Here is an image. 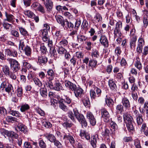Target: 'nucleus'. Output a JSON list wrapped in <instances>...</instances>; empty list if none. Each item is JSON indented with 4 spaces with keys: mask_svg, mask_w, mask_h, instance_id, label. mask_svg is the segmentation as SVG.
<instances>
[{
    "mask_svg": "<svg viewBox=\"0 0 148 148\" xmlns=\"http://www.w3.org/2000/svg\"><path fill=\"white\" fill-rule=\"evenodd\" d=\"M47 75L49 77V79L52 80L54 78L55 73L51 69H49L47 71Z\"/></svg>",
    "mask_w": 148,
    "mask_h": 148,
    "instance_id": "nucleus-34",
    "label": "nucleus"
},
{
    "mask_svg": "<svg viewBox=\"0 0 148 148\" xmlns=\"http://www.w3.org/2000/svg\"><path fill=\"white\" fill-rule=\"evenodd\" d=\"M44 136L51 143H53L56 139V137L53 134L49 133L45 134Z\"/></svg>",
    "mask_w": 148,
    "mask_h": 148,
    "instance_id": "nucleus-21",
    "label": "nucleus"
},
{
    "mask_svg": "<svg viewBox=\"0 0 148 148\" xmlns=\"http://www.w3.org/2000/svg\"><path fill=\"white\" fill-rule=\"evenodd\" d=\"M2 82L1 85L0 87L1 88L4 89L7 86V83H8V80L6 77L3 78L1 79Z\"/></svg>",
    "mask_w": 148,
    "mask_h": 148,
    "instance_id": "nucleus-36",
    "label": "nucleus"
},
{
    "mask_svg": "<svg viewBox=\"0 0 148 148\" xmlns=\"http://www.w3.org/2000/svg\"><path fill=\"white\" fill-rule=\"evenodd\" d=\"M65 27L68 29L72 30L74 28V25L71 22H69L66 19Z\"/></svg>",
    "mask_w": 148,
    "mask_h": 148,
    "instance_id": "nucleus-27",
    "label": "nucleus"
},
{
    "mask_svg": "<svg viewBox=\"0 0 148 148\" xmlns=\"http://www.w3.org/2000/svg\"><path fill=\"white\" fill-rule=\"evenodd\" d=\"M64 134L63 138V139L65 140H69L70 143L73 147L75 146V143L77 142L75 140L74 137H75L73 136L72 134L69 133H64Z\"/></svg>",
    "mask_w": 148,
    "mask_h": 148,
    "instance_id": "nucleus-3",
    "label": "nucleus"
},
{
    "mask_svg": "<svg viewBox=\"0 0 148 148\" xmlns=\"http://www.w3.org/2000/svg\"><path fill=\"white\" fill-rule=\"evenodd\" d=\"M75 97L78 99H81L86 95L84 94L83 90L80 88H78L74 91Z\"/></svg>",
    "mask_w": 148,
    "mask_h": 148,
    "instance_id": "nucleus-10",
    "label": "nucleus"
},
{
    "mask_svg": "<svg viewBox=\"0 0 148 148\" xmlns=\"http://www.w3.org/2000/svg\"><path fill=\"white\" fill-rule=\"evenodd\" d=\"M63 14L66 17L68 18L69 19L72 20L73 18V15L68 12H64L63 13Z\"/></svg>",
    "mask_w": 148,
    "mask_h": 148,
    "instance_id": "nucleus-60",
    "label": "nucleus"
},
{
    "mask_svg": "<svg viewBox=\"0 0 148 148\" xmlns=\"http://www.w3.org/2000/svg\"><path fill=\"white\" fill-rule=\"evenodd\" d=\"M9 112L10 114L16 117H19L21 115V114L15 110H12L11 109L10 110Z\"/></svg>",
    "mask_w": 148,
    "mask_h": 148,
    "instance_id": "nucleus-52",
    "label": "nucleus"
},
{
    "mask_svg": "<svg viewBox=\"0 0 148 148\" xmlns=\"http://www.w3.org/2000/svg\"><path fill=\"white\" fill-rule=\"evenodd\" d=\"M40 93L41 95L44 98H46L47 96V90L46 88H40Z\"/></svg>",
    "mask_w": 148,
    "mask_h": 148,
    "instance_id": "nucleus-29",
    "label": "nucleus"
},
{
    "mask_svg": "<svg viewBox=\"0 0 148 148\" xmlns=\"http://www.w3.org/2000/svg\"><path fill=\"white\" fill-rule=\"evenodd\" d=\"M126 124L127 129L129 132H131L134 130V127L133 126L132 122L128 123Z\"/></svg>",
    "mask_w": 148,
    "mask_h": 148,
    "instance_id": "nucleus-57",
    "label": "nucleus"
},
{
    "mask_svg": "<svg viewBox=\"0 0 148 148\" xmlns=\"http://www.w3.org/2000/svg\"><path fill=\"white\" fill-rule=\"evenodd\" d=\"M23 12L25 15L31 18H32L35 15V14L29 10H25Z\"/></svg>",
    "mask_w": 148,
    "mask_h": 148,
    "instance_id": "nucleus-49",
    "label": "nucleus"
},
{
    "mask_svg": "<svg viewBox=\"0 0 148 148\" xmlns=\"http://www.w3.org/2000/svg\"><path fill=\"white\" fill-rule=\"evenodd\" d=\"M100 43L104 48H108L109 46V43L107 37L104 35L101 36L99 38Z\"/></svg>",
    "mask_w": 148,
    "mask_h": 148,
    "instance_id": "nucleus-9",
    "label": "nucleus"
},
{
    "mask_svg": "<svg viewBox=\"0 0 148 148\" xmlns=\"http://www.w3.org/2000/svg\"><path fill=\"white\" fill-rule=\"evenodd\" d=\"M44 4L47 9L48 13H50L52 11L53 7V2L51 0H46Z\"/></svg>",
    "mask_w": 148,
    "mask_h": 148,
    "instance_id": "nucleus-8",
    "label": "nucleus"
},
{
    "mask_svg": "<svg viewBox=\"0 0 148 148\" xmlns=\"http://www.w3.org/2000/svg\"><path fill=\"white\" fill-rule=\"evenodd\" d=\"M29 105L25 103L21 106L20 110L22 112H24L29 110Z\"/></svg>",
    "mask_w": 148,
    "mask_h": 148,
    "instance_id": "nucleus-39",
    "label": "nucleus"
},
{
    "mask_svg": "<svg viewBox=\"0 0 148 148\" xmlns=\"http://www.w3.org/2000/svg\"><path fill=\"white\" fill-rule=\"evenodd\" d=\"M10 65V67L13 71L18 72L20 69V64L16 60L11 58L7 59Z\"/></svg>",
    "mask_w": 148,
    "mask_h": 148,
    "instance_id": "nucleus-2",
    "label": "nucleus"
},
{
    "mask_svg": "<svg viewBox=\"0 0 148 148\" xmlns=\"http://www.w3.org/2000/svg\"><path fill=\"white\" fill-rule=\"evenodd\" d=\"M49 80V81L46 82L44 84V87L46 88V87H47L50 88H53V84L52 82L51 81V80Z\"/></svg>",
    "mask_w": 148,
    "mask_h": 148,
    "instance_id": "nucleus-50",
    "label": "nucleus"
},
{
    "mask_svg": "<svg viewBox=\"0 0 148 148\" xmlns=\"http://www.w3.org/2000/svg\"><path fill=\"white\" fill-rule=\"evenodd\" d=\"M145 44V41L142 36L140 37L138 40V44L136 48L137 52L139 53H142L143 46Z\"/></svg>",
    "mask_w": 148,
    "mask_h": 148,
    "instance_id": "nucleus-5",
    "label": "nucleus"
},
{
    "mask_svg": "<svg viewBox=\"0 0 148 148\" xmlns=\"http://www.w3.org/2000/svg\"><path fill=\"white\" fill-rule=\"evenodd\" d=\"M6 119L7 121L9 122L13 123L17 121V119L16 118L11 116H7Z\"/></svg>",
    "mask_w": 148,
    "mask_h": 148,
    "instance_id": "nucleus-62",
    "label": "nucleus"
},
{
    "mask_svg": "<svg viewBox=\"0 0 148 148\" xmlns=\"http://www.w3.org/2000/svg\"><path fill=\"white\" fill-rule=\"evenodd\" d=\"M137 39V38H130V45L131 49L135 48Z\"/></svg>",
    "mask_w": 148,
    "mask_h": 148,
    "instance_id": "nucleus-31",
    "label": "nucleus"
},
{
    "mask_svg": "<svg viewBox=\"0 0 148 148\" xmlns=\"http://www.w3.org/2000/svg\"><path fill=\"white\" fill-rule=\"evenodd\" d=\"M97 61L93 59H91L89 61L88 66L91 67L92 70L96 68L97 66Z\"/></svg>",
    "mask_w": 148,
    "mask_h": 148,
    "instance_id": "nucleus-28",
    "label": "nucleus"
},
{
    "mask_svg": "<svg viewBox=\"0 0 148 148\" xmlns=\"http://www.w3.org/2000/svg\"><path fill=\"white\" fill-rule=\"evenodd\" d=\"M40 49L41 53L42 54H46L47 52V49L43 44L41 45Z\"/></svg>",
    "mask_w": 148,
    "mask_h": 148,
    "instance_id": "nucleus-55",
    "label": "nucleus"
},
{
    "mask_svg": "<svg viewBox=\"0 0 148 148\" xmlns=\"http://www.w3.org/2000/svg\"><path fill=\"white\" fill-rule=\"evenodd\" d=\"M110 127L114 130L112 132L111 134L112 136H115L117 133L118 127L116 124L112 121H111L110 123Z\"/></svg>",
    "mask_w": 148,
    "mask_h": 148,
    "instance_id": "nucleus-17",
    "label": "nucleus"
},
{
    "mask_svg": "<svg viewBox=\"0 0 148 148\" xmlns=\"http://www.w3.org/2000/svg\"><path fill=\"white\" fill-rule=\"evenodd\" d=\"M5 90L6 92L10 95H12V92H14L13 88L12 85L10 84H8L7 87L5 88Z\"/></svg>",
    "mask_w": 148,
    "mask_h": 148,
    "instance_id": "nucleus-26",
    "label": "nucleus"
},
{
    "mask_svg": "<svg viewBox=\"0 0 148 148\" xmlns=\"http://www.w3.org/2000/svg\"><path fill=\"white\" fill-rule=\"evenodd\" d=\"M38 58V63L41 66L45 65L48 61L47 58L45 56H39Z\"/></svg>",
    "mask_w": 148,
    "mask_h": 148,
    "instance_id": "nucleus-18",
    "label": "nucleus"
},
{
    "mask_svg": "<svg viewBox=\"0 0 148 148\" xmlns=\"http://www.w3.org/2000/svg\"><path fill=\"white\" fill-rule=\"evenodd\" d=\"M11 34L16 38H18L19 36V34L18 32L15 29H13L10 32Z\"/></svg>",
    "mask_w": 148,
    "mask_h": 148,
    "instance_id": "nucleus-64",
    "label": "nucleus"
},
{
    "mask_svg": "<svg viewBox=\"0 0 148 148\" xmlns=\"http://www.w3.org/2000/svg\"><path fill=\"white\" fill-rule=\"evenodd\" d=\"M64 84L66 87L69 88L72 91H74L77 88L75 84H73L69 81H65Z\"/></svg>",
    "mask_w": 148,
    "mask_h": 148,
    "instance_id": "nucleus-19",
    "label": "nucleus"
},
{
    "mask_svg": "<svg viewBox=\"0 0 148 148\" xmlns=\"http://www.w3.org/2000/svg\"><path fill=\"white\" fill-rule=\"evenodd\" d=\"M2 70L4 74L6 76L9 75L10 69L8 66L7 65L3 66L2 68Z\"/></svg>",
    "mask_w": 148,
    "mask_h": 148,
    "instance_id": "nucleus-38",
    "label": "nucleus"
},
{
    "mask_svg": "<svg viewBox=\"0 0 148 148\" xmlns=\"http://www.w3.org/2000/svg\"><path fill=\"white\" fill-rule=\"evenodd\" d=\"M101 117L103 118V121L105 122L108 123L110 121V115L105 108H102L101 110Z\"/></svg>",
    "mask_w": 148,
    "mask_h": 148,
    "instance_id": "nucleus-4",
    "label": "nucleus"
},
{
    "mask_svg": "<svg viewBox=\"0 0 148 148\" xmlns=\"http://www.w3.org/2000/svg\"><path fill=\"white\" fill-rule=\"evenodd\" d=\"M102 20V18L101 15L99 13H96L92 20V22L95 24L101 23Z\"/></svg>",
    "mask_w": 148,
    "mask_h": 148,
    "instance_id": "nucleus-20",
    "label": "nucleus"
},
{
    "mask_svg": "<svg viewBox=\"0 0 148 148\" xmlns=\"http://www.w3.org/2000/svg\"><path fill=\"white\" fill-rule=\"evenodd\" d=\"M81 123L82 127H86L87 126V123L84 116L81 119L78 120Z\"/></svg>",
    "mask_w": 148,
    "mask_h": 148,
    "instance_id": "nucleus-41",
    "label": "nucleus"
},
{
    "mask_svg": "<svg viewBox=\"0 0 148 148\" xmlns=\"http://www.w3.org/2000/svg\"><path fill=\"white\" fill-rule=\"evenodd\" d=\"M37 10L42 14H45L47 12L44 6L41 4L40 5Z\"/></svg>",
    "mask_w": 148,
    "mask_h": 148,
    "instance_id": "nucleus-47",
    "label": "nucleus"
},
{
    "mask_svg": "<svg viewBox=\"0 0 148 148\" xmlns=\"http://www.w3.org/2000/svg\"><path fill=\"white\" fill-rule=\"evenodd\" d=\"M62 35L60 31H56L53 37L56 40V41H59L62 38Z\"/></svg>",
    "mask_w": 148,
    "mask_h": 148,
    "instance_id": "nucleus-33",
    "label": "nucleus"
},
{
    "mask_svg": "<svg viewBox=\"0 0 148 148\" xmlns=\"http://www.w3.org/2000/svg\"><path fill=\"white\" fill-rule=\"evenodd\" d=\"M68 44V42L67 39H63L59 43V45L61 47H65L67 46Z\"/></svg>",
    "mask_w": 148,
    "mask_h": 148,
    "instance_id": "nucleus-51",
    "label": "nucleus"
},
{
    "mask_svg": "<svg viewBox=\"0 0 148 148\" xmlns=\"http://www.w3.org/2000/svg\"><path fill=\"white\" fill-rule=\"evenodd\" d=\"M90 97L92 99H95L98 97L94 89H91L90 90Z\"/></svg>",
    "mask_w": 148,
    "mask_h": 148,
    "instance_id": "nucleus-43",
    "label": "nucleus"
},
{
    "mask_svg": "<svg viewBox=\"0 0 148 148\" xmlns=\"http://www.w3.org/2000/svg\"><path fill=\"white\" fill-rule=\"evenodd\" d=\"M123 106L121 104H119L117 105L116 108V111L117 112L122 113L123 111Z\"/></svg>",
    "mask_w": 148,
    "mask_h": 148,
    "instance_id": "nucleus-48",
    "label": "nucleus"
},
{
    "mask_svg": "<svg viewBox=\"0 0 148 148\" xmlns=\"http://www.w3.org/2000/svg\"><path fill=\"white\" fill-rule=\"evenodd\" d=\"M121 103L125 109H129L130 108V102L129 100L126 97H124L122 99Z\"/></svg>",
    "mask_w": 148,
    "mask_h": 148,
    "instance_id": "nucleus-15",
    "label": "nucleus"
},
{
    "mask_svg": "<svg viewBox=\"0 0 148 148\" xmlns=\"http://www.w3.org/2000/svg\"><path fill=\"white\" fill-rule=\"evenodd\" d=\"M136 30L134 27V28L131 29L130 31V38H137V36L136 34Z\"/></svg>",
    "mask_w": 148,
    "mask_h": 148,
    "instance_id": "nucleus-45",
    "label": "nucleus"
},
{
    "mask_svg": "<svg viewBox=\"0 0 148 148\" xmlns=\"http://www.w3.org/2000/svg\"><path fill=\"white\" fill-rule=\"evenodd\" d=\"M77 38L79 43H82L86 40L87 37L83 35H79L77 36Z\"/></svg>",
    "mask_w": 148,
    "mask_h": 148,
    "instance_id": "nucleus-30",
    "label": "nucleus"
},
{
    "mask_svg": "<svg viewBox=\"0 0 148 148\" xmlns=\"http://www.w3.org/2000/svg\"><path fill=\"white\" fill-rule=\"evenodd\" d=\"M109 86L110 89L112 90H115L116 88V86L115 80L113 79H110L108 81Z\"/></svg>",
    "mask_w": 148,
    "mask_h": 148,
    "instance_id": "nucleus-24",
    "label": "nucleus"
},
{
    "mask_svg": "<svg viewBox=\"0 0 148 148\" xmlns=\"http://www.w3.org/2000/svg\"><path fill=\"white\" fill-rule=\"evenodd\" d=\"M114 34L115 38L117 37H121V36L120 29L116 28H115L114 29Z\"/></svg>",
    "mask_w": 148,
    "mask_h": 148,
    "instance_id": "nucleus-53",
    "label": "nucleus"
},
{
    "mask_svg": "<svg viewBox=\"0 0 148 148\" xmlns=\"http://www.w3.org/2000/svg\"><path fill=\"white\" fill-rule=\"evenodd\" d=\"M82 25L84 27V29L85 31H87L89 28L88 23L86 20H84L82 23Z\"/></svg>",
    "mask_w": 148,
    "mask_h": 148,
    "instance_id": "nucleus-54",
    "label": "nucleus"
},
{
    "mask_svg": "<svg viewBox=\"0 0 148 148\" xmlns=\"http://www.w3.org/2000/svg\"><path fill=\"white\" fill-rule=\"evenodd\" d=\"M16 72H14L12 71V72H11L10 73L9 75H8V76H9L10 77L12 80H15L17 78V76L15 74V73Z\"/></svg>",
    "mask_w": 148,
    "mask_h": 148,
    "instance_id": "nucleus-61",
    "label": "nucleus"
},
{
    "mask_svg": "<svg viewBox=\"0 0 148 148\" xmlns=\"http://www.w3.org/2000/svg\"><path fill=\"white\" fill-rule=\"evenodd\" d=\"M143 27L146 28L148 25V16H144L143 18Z\"/></svg>",
    "mask_w": 148,
    "mask_h": 148,
    "instance_id": "nucleus-56",
    "label": "nucleus"
},
{
    "mask_svg": "<svg viewBox=\"0 0 148 148\" xmlns=\"http://www.w3.org/2000/svg\"><path fill=\"white\" fill-rule=\"evenodd\" d=\"M73 111L74 114V115L76 118L78 120L84 116V115L81 114L79 113L78 110L76 109H73Z\"/></svg>",
    "mask_w": 148,
    "mask_h": 148,
    "instance_id": "nucleus-32",
    "label": "nucleus"
},
{
    "mask_svg": "<svg viewBox=\"0 0 148 148\" xmlns=\"http://www.w3.org/2000/svg\"><path fill=\"white\" fill-rule=\"evenodd\" d=\"M134 65L140 71L142 69L143 66L141 62L140 59L138 56H136L135 59Z\"/></svg>",
    "mask_w": 148,
    "mask_h": 148,
    "instance_id": "nucleus-14",
    "label": "nucleus"
},
{
    "mask_svg": "<svg viewBox=\"0 0 148 148\" xmlns=\"http://www.w3.org/2000/svg\"><path fill=\"white\" fill-rule=\"evenodd\" d=\"M86 116L88 119L90 124L92 126L95 125L96 121L92 114L90 112H88L86 113Z\"/></svg>",
    "mask_w": 148,
    "mask_h": 148,
    "instance_id": "nucleus-11",
    "label": "nucleus"
},
{
    "mask_svg": "<svg viewBox=\"0 0 148 148\" xmlns=\"http://www.w3.org/2000/svg\"><path fill=\"white\" fill-rule=\"evenodd\" d=\"M18 28L20 33L22 35L26 38L29 37V33L25 28L22 27H19Z\"/></svg>",
    "mask_w": 148,
    "mask_h": 148,
    "instance_id": "nucleus-25",
    "label": "nucleus"
},
{
    "mask_svg": "<svg viewBox=\"0 0 148 148\" xmlns=\"http://www.w3.org/2000/svg\"><path fill=\"white\" fill-rule=\"evenodd\" d=\"M55 17L57 22L64 27L65 26L66 19L65 20L63 17L60 15L56 16Z\"/></svg>",
    "mask_w": 148,
    "mask_h": 148,
    "instance_id": "nucleus-22",
    "label": "nucleus"
},
{
    "mask_svg": "<svg viewBox=\"0 0 148 148\" xmlns=\"http://www.w3.org/2000/svg\"><path fill=\"white\" fill-rule=\"evenodd\" d=\"M123 117L124 121L126 124L132 122L133 121L132 116L127 112L123 113Z\"/></svg>",
    "mask_w": 148,
    "mask_h": 148,
    "instance_id": "nucleus-12",
    "label": "nucleus"
},
{
    "mask_svg": "<svg viewBox=\"0 0 148 148\" xmlns=\"http://www.w3.org/2000/svg\"><path fill=\"white\" fill-rule=\"evenodd\" d=\"M81 138L84 139L85 138L87 140H89L90 139V134L87 132L86 130H81L79 134Z\"/></svg>",
    "mask_w": 148,
    "mask_h": 148,
    "instance_id": "nucleus-13",
    "label": "nucleus"
},
{
    "mask_svg": "<svg viewBox=\"0 0 148 148\" xmlns=\"http://www.w3.org/2000/svg\"><path fill=\"white\" fill-rule=\"evenodd\" d=\"M35 84L39 87H41L42 85V83L38 78H34L33 79Z\"/></svg>",
    "mask_w": 148,
    "mask_h": 148,
    "instance_id": "nucleus-42",
    "label": "nucleus"
},
{
    "mask_svg": "<svg viewBox=\"0 0 148 148\" xmlns=\"http://www.w3.org/2000/svg\"><path fill=\"white\" fill-rule=\"evenodd\" d=\"M105 102L107 106H112L114 103L112 99L110 97H107L105 99Z\"/></svg>",
    "mask_w": 148,
    "mask_h": 148,
    "instance_id": "nucleus-40",
    "label": "nucleus"
},
{
    "mask_svg": "<svg viewBox=\"0 0 148 148\" xmlns=\"http://www.w3.org/2000/svg\"><path fill=\"white\" fill-rule=\"evenodd\" d=\"M91 55L92 58L95 59L98 58L99 56V51L95 49L92 50Z\"/></svg>",
    "mask_w": 148,
    "mask_h": 148,
    "instance_id": "nucleus-35",
    "label": "nucleus"
},
{
    "mask_svg": "<svg viewBox=\"0 0 148 148\" xmlns=\"http://www.w3.org/2000/svg\"><path fill=\"white\" fill-rule=\"evenodd\" d=\"M142 114L136 118L137 123L138 125H140L143 124V121Z\"/></svg>",
    "mask_w": 148,
    "mask_h": 148,
    "instance_id": "nucleus-44",
    "label": "nucleus"
},
{
    "mask_svg": "<svg viewBox=\"0 0 148 148\" xmlns=\"http://www.w3.org/2000/svg\"><path fill=\"white\" fill-rule=\"evenodd\" d=\"M134 145L136 148H141V146L140 140L136 138L134 140Z\"/></svg>",
    "mask_w": 148,
    "mask_h": 148,
    "instance_id": "nucleus-58",
    "label": "nucleus"
},
{
    "mask_svg": "<svg viewBox=\"0 0 148 148\" xmlns=\"http://www.w3.org/2000/svg\"><path fill=\"white\" fill-rule=\"evenodd\" d=\"M0 114L2 116H4L7 114V111L4 107H0Z\"/></svg>",
    "mask_w": 148,
    "mask_h": 148,
    "instance_id": "nucleus-63",
    "label": "nucleus"
},
{
    "mask_svg": "<svg viewBox=\"0 0 148 148\" xmlns=\"http://www.w3.org/2000/svg\"><path fill=\"white\" fill-rule=\"evenodd\" d=\"M54 85V86H53V89L56 90L60 91L64 90L61 84L58 80L56 81Z\"/></svg>",
    "mask_w": 148,
    "mask_h": 148,
    "instance_id": "nucleus-23",
    "label": "nucleus"
},
{
    "mask_svg": "<svg viewBox=\"0 0 148 148\" xmlns=\"http://www.w3.org/2000/svg\"><path fill=\"white\" fill-rule=\"evenodd\" d=\"M42 126L47 128H50L52 127V125L51 123L47 121H45L42 122Z\"/></svg>",
    "mask_w": 148,
    "mask_h": 148,
    "instance_id": "nucleus-59",
    "label": "nucleus"
},
{
    "mask_svg": "<svg viewBox=\"0 0 148 148\" xmlns=\"http://www.w3.org/2000/svg\"><path fill=\"white\" fill-rule=\"evenodd\" d=\"M4 14L6 17V18L4 20L12 24H14L15 22V18L14 16L12 14H10L8 10H6L4 11Z\"/></svg>",
    "mask_w": 148,
    "mask_h": 148,
    "instance_id": "nucleus-6",
    "label": "nucleus"
},
{
    "mask_svg": "<svg viewBox=\"0 0 148 148\" xmlns=\"http://www.w3.org/2000/svg\"><path fill=\"white\" fill-rule=\"evenodd\" d=\"M23 51H24L25 54L27 56H31L32 49L30 47L28 46H26L24 48Z\"/></svg>",
    "mask_w": 148,
    "mask_h": 148,
    "instance_id": "nucleus-37",
    "label": "nucleus"
},
{
    "mask_svg": "<svg viewBox=\"0 0 148 148\" xmlns=\"http://www.w3.org/2000/svg\"><path fill=\"white\" fill-rule=\"evenodd\" d=\"M2 131L3 134H4L12 138L16 139L18 137V134L13 131H9L3 129L2 130Z\"/></svg>",
    "mask_w": 148,
    "mask_h": 148,
    "instance_id": "nucleus-7",
    "label": "nucleus"
},
{
    "mask_svg": "<svg viewBox=\"0 0 148 148\" xmlns=\"http://www.w3.org/2000/svg\"><path fill=\"white\" fill-rule=\"evenodd\" d=\"M63 99L62 98L58 102L59 107L64 111L66 112L68 110L69 107H72V100L67 96Z\"/></svg>",
    "mask_w": 148,
    "mask_h": 148,
    "instance_id": "nucleus-1",
    "label": "nucleus"
},
{
    "mask_svg": "<svg viewBox=\"0 0 148 148\" xmlns=\"http://www.w3.org/2000/svg\"><path fill=\"white\" fill-rule=\"evenodd\" d=\"M81 100L84 105L86 108H88L90 106V102L89 97L86 95L81 98Z\"/></svg>",
    "mask_w": 148,
    "mask_h": 148,
    "instance_id": "nucleus-16",
    "label": "nucleus"
},
{
    "mask_svg": "<svg viewBox=\"0 0 148 148\" xmlns=\"http://www.w3.org/2000/svg\"><path fill=\"white\" fill-rule=\"evenodd\" d=\"M6 21L4 20L2 23L3 27L6 30L9 29L12 27V25L6 22Z\"/></svg>",
    "mask_w": 148,
    "mask_h": 148,
    "instance_id": "nucleus-46",
    "label": "nucleus"
}]
</instances>
